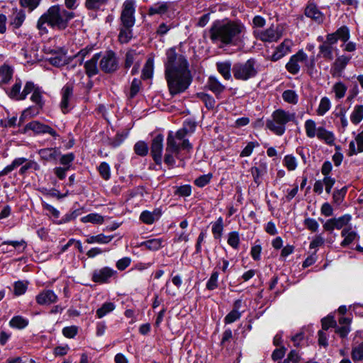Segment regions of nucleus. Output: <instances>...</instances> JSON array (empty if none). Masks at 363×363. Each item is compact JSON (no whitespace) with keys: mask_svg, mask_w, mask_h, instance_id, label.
Instances as JSON below:
<instances>
[{"mask_svg":"<svg viewBox=\"0 0 363 363\" xmlns=\"http://www.w3.org/2000/svg\"><path fill=\"white\" fill-rule=\"evenodd\" d=\"M218 272H214L211 275L206 284V288L209 290H213L218 286Z\"/></svg>","mask_w":363,"mask_h":363,"instance_id":"59","label":"nucleus"},{"mask_svg":"<svg viewBox=\"0 0 363 363\" xmlns=\"http://www.w3.org/2000/svg\"><path fill=\"white\" fill-rule=\"evenodd\" d=\"M169 5L166 2H159L155 4L148 9V15L153 16L155 14L162 15L167 12Z\"/></svg>","mask_w":363,"mask_h":363,"instance_id":"35","label":"nucleus"},{"mask_svg":"<svg viewBox=\"0 0 363 363\" xmlns=\"http://www.w3.org/2000/svg\"><path fill=\"white\" fill-rule=\"evenodd\" d=\"M257 72V63L254 59H249L242 63H236L233 67V76L238 80L247 81L256 77Z\"/></svg>","mask_w":363,"mask_h":363,"instance_id":"6","label":"nucleus"},{"mask_svg":"<svg viewBox=\"0 0 363 363\" xmlns=\"http://www.w3.org/2000/svg\"><path fill=\"white\" fill-rule=\"evenodd\" d=\"M82 222L101 224L104 223V217L98 213H90L81 218Z\"/></svg>","mask_w":363,"mask_h":363,"instance_id":"48","label":"nucleus"},{"mask_svg":"<svg viewBox=\"0 0 363 363\" xmlns=\"http://www.w3.org/2000/svg\"><path fill=\"white\" fill-rule=\"evenodd\" d=\"M293 42L289 39H285L277 48L272 55L273 61H277L291 52Z\"/></svg>","mask_w":363,"mask_h":363,"instance_id":"20","label":"nucleus"},{"mask_svg":"<svg viewBox=\"0 0 363 363\" xmlns=\"http://www.w3.org/2000/svg\"><path fill=\"white\" fill-rule=\"evenodd\" d=\"M363 152V130L358 133L354 140L350 141L349 144L348 155L352 156Z\"/></svg>","mask_w":363,"mask_h":363,"instance_id":"22","label":"nucleus"},{"mask_svg":"<svg viewBox=\"0 0 363 363\" xmlns=\"http://www.w3.org/2000/svg\"><path fill=\"white\" fill-rule=\"evenodd\" d=\"M154 72V60L152 57L147 60L143 69L142 77L143 79H150L152 77Z\"/></svg>","mask_w":363,"mask_h":363,"instance_id":"43","label":"nucleus"},{"mask_svg":"<svg viewBox=\"0 0 363 363\" xmlns=\"http://www.w3.org/2000/svg\"><path fill=\"white\" fill-rule=\"evenodd\" d=\"M113 238V235H105L102 233L89 236L86 239V242L89 244L99 243V244H107L110 242Z\"/></svg>","mask_w":363,"mask_h":363,"instance_id":"36","label":"nucleus"},{"mask_svg":"<svg viewBox=\"0 0 363 363\" xmlns=\"http://www.w3.org/2000/svg\"><path fill=\"white\" fill-rule=\"evenodd\" d=\"M283 164L289 171H294L298 166V161L294 155H287L284 157Z\"/></svg>","mask_w":363,"mask_h":363,"instance_id":"45","label":"nucleus"},{"mask_svg":"<svg viewBox=\"0 0 363 363\" xmlns=\"http://www.w3.org/2000/svg\"><path fill=\"white\" fill-rule=\"evenodd\" d=\"M13 69L9 65L4 64L0 67V86L8 84L13 77Z\"/></svg>","mask_w":363,"mask_h":363,"instance_id":"26","label":"nucleus"},{"mask_svg":"<svg viewBox=\"0 0 363 363\" xmlns=\"http://www.w3.org/2000/svg\"><path fill=\"white\" fill-rule=\"evenodd\" d=\"M116 308V305L112 302H105L102 306L96 311V315L98 318H102L107 314L113 311Z\"/></svg>","mask_w":363,"mask_h":363,"instance_id":"38","label":"nucleus"},{"mask_svg":"<svg viewBox=\"0 0 363 363\" xmlns=\"http://www.w3.org/2000/svg\"><path fill=\"white\" fill-rule=\"evenodd\" d=\"M164 240L162 238H152L140 243V247H144L150 251L159 250L164 246Z\"/></svg>","mask_w":363,"mask_h":363,"instance_id":"30","label":"nucleus"},{"mask_svg":"<svg viewBox=\"0 0 363 363\" xmlns=\"http://www.w3.org/2000/svg\"><path fill=\"white\" fill-rule=\"evenodd\" d=\"M31 84L30 82H27L23 90L22 89V82L19 78H16L15 80V83L12 85V86L6 90L7 95L13 100L16 101H23L26 99L28 96V91L30 90Z\"/></svg>","mask_w":363,"mask_h":363,"instance_id":"10","label":"nucleus"},{"mask_svg":"<svg viewBox=\"0 0 363 363\" xmlns=\"http://www.w3.org/2000/svg\"><path fill=\"white\" fill-rule=\"evenodd\" d=\"M331 108L330 100L326 97H323L319 103L318 107L316 110L317 115L320 116H324Z\"/></svg>","mask_w":363,"mask_h":363,"instance_id":"40","label":"nucleus"},{"mask_svg":"<svg viewBox=\"0 0 363 363\" xmlns=\"http://www.w3.org/2000/svg\"><path fill=\"white\" fill-rule=\"evenodd\" d=\"M228 244L234 249H237L240 244V237L238 232H230L228 236Z\"/></svg>","mask_w":363,"mask_h":363,"instance_id":"51","label":"nucleus"},{"mask_svg":"<svg viewBox=\"0 0 363 363\" xmlns=\"http://www.w3.org/2000/svg\"><path fill=\"white\" fill-rule=\"evenodd\" d=\"M73 95V86L71 84H65L61 90L62 99L60 102V108L63 113L69 111L70 101Z\"/></svg>","mask_w":363,"mask_h":363,"instance_id":"17","label":"nucleus"},{"mask_svg":"<svg viewBox=\"0 0 363 363\" xmlns=\"http://www.w3.org/2000/svg\"><path fill=\"white\" fill-rule=\"evenodd\" d=\"M352 357L354 361L363 359V343L352 349Z\"/></svg>","mask_w":363,"mask_h":363,"instance_id":"60","label":"nucleus"},{"mask_svg":"<svg viewBox=\"0 0 363 363\" xmlns=\"http://www.w3.org/2000/svg\"><path fill=\"white\" fill-rule=\"evenodd\" d=\"M28 325V320L20 315L13 317L9 321V325L11 328L17 329H23Z\"/></svg>","mask_w":363,"mask_h":363,"instance_id":"41","label":"nucleus"},{"mask_svg":"<svg viewBox=\"0 0 363 363\" xmlns=\"http://www.w3.org/2000/svg\"><path fill=\"white\" fill-rule=\"evenodd\" d=\"M282 98L284 101L291 104H296L298 102V95L293 90H286L282 94Z\"/></svg>","mask_w":363,"mask_h":363,"instance_id":"49","label":"nucleus"},{"mask_svg":"<svg viewBox=\"0 0 363 363\" xmlns=\"http://www.w3.org/2000/svg\"><path fill=\"white\" fill-rule=\"evenodd\" d=\"M164 62V75L171 95L184 92L192 82V75L186 58L174 48L167 50Z\"/></svg>","mask_w":363,"mask_h":363,"instance_id":"1","label":"nucleus"},{"mask_svg":"<svg viewBox=\"0 0 363 363\" xmlns=\"http://www.w3.org/2000/svg\"><path fill=\"white\" fill-rule=\"evenodd\" d=\"M196 128V123L191 121H186L184 122L183 127L179 130H183L184 134L186 136L191 135Z\"/></svg>","mask_w":363,"mask_h":363,"instance_id":"54","label":"nucleus"},{"mask_svg":"<svg viewBox=\"0 0 363 363\" xmlns=\"http://www.w3.org/2000/svg\"><path fill=\"white\" fill-rule=\"evenodd\" d=\"M40 1V0H20V4L23 7L33 11L39 5Z\"/></svg>","mask_w":363,"mask_h":363,"instance_id":"63","label":"nucleus"},{"mask_svg":"<svg viewBox=\"0 0 363 363\" xmlns=\"http://www.w3.org/2000/svg\"><path fill=\"white\" fill-rule=\"evenodd\" d=\"M30 90L28 91V95L31 94L30 100L35 104L38 108H41L43 106L44 101L43 96V91L41 88L35 85L33 82H30Z\"/></svg>","mask_w":363,"mask_h":363,"instance_id":"21","label":"nucleus"},{"mask_svg":"<svg viewBox=\"0 0 363 363\" xmlns=\"http://www.w3.org/2000/svg\"><path fill=\"white\" fill-rule=\"evenodd\" d=\"M100 55L95 54L91 60H88L85 63L84 67L86 69V73L89 77H93L98 74L99 68L97 64Z\"/></svg>","mask_w":363,"mask_h":363,"instance_id":"25","label":"nucleus"},{"mask_svg":"<svg viewBox=\"0 0 363 363\" xmlns=\"http://www.w3.org/2000/svg\"><path fill=\"white\" fill-rule=\"evenodd\" d=\"M240 318V313L237 310L234 309L231 311L225 318V323L230 324Z\"/></svg>","mask_w":363,"mask_h":363,"instance_id":"62","label":"nucleus"},{"mask_svg":"<svg viewBox=\"0 0 363 363\" xmlns=\"http://www.w3.org/2000/svg\"><path fill=\"white\" fill-rule=\"evenodd\" d=\"M133 26H128L121 24L120 32L118 35V40L121 43H128L133 38Z\"/></svg>","mask_w":363,"mask_h":363,"instance_id":"31","label":"nucleus"},{"mask_svg":"<svg viewBox=\"0 0 363 363\" xmlns=\"http://www.w3.org/2000/svg\"><path fill=\"white\" fill-rule=\"evenodd\" d=\"M116 273L113 269L105 267L100 269L95 270L92 274V281L96 283L104 284L109 281V279Z\"/></svg>","mask_w":363,"mask_h":363,"instance_id":"16","label":"nucleus"},{"mask_svg":"<svg viewBox=\"0 0 363 363\" xmlns=\"http://www.w3.org/2000/svg\"><path fill=\"white\" fill-rule=\"evenodd\" d=\"M27 247V243L24 240H6L0 244V251L3 253L18 254L23 252Z\"/></svg>","mask_w":363,"mask_h":363,"instance_id":"12","label":"nucleus"},{"mask_svg":"<svg viewBox=\"0 0 363 363\" xmlns=\"http://www.w3.org/2000/svg\"><path fill=\"white\" fill-rule=\"evenodd\" d=\"M351 122L354 125H358L363 120V105L356 104L354 106L353 109L350 116Z\"/></svg>","mask_w":363,"mask_h":363,"instance_id":"33","label":"nucleus"},{"mask_svg":"<svg viewBox=\"0 0 363 363\" xmlns=\"http://www.w3.org/2000/svg\"><path fill=\"white\" fill-rule=\"evenodd\" d=\"M316 136L319 140H323L330 145H333L335 140L334 134L322 126L318 128Z\"/></svg>","mask_w":363,"mask_h":363,"instance_id":"29","label":"nucleus"},{"mask_svg":"<svg viewBox=\"0 0 363 363\" xmlns=\"http://www.w3.org/2000/svg\"><path fill=\"white\" fill-rule=\"evenodd\" d=\"M216 67L218 72L226 80L231 79V64L230 62H218Z\"/></svg>","mask_w":363,"mask_h":363,"instance_id":"37","label":"nucleus"},{"mask_svg":"<svg viewBox=\"0 0 363 363\" xmlns=\"http://www.w3.org/2000/svg\"><path fill=\"white\" fill-rule=\"evenodd\" d=\"M26 127L27 129L31 130L37 134L48 133L55 138L59 136L57 133L50 126L41 123L38 121H33L28 123Z\"/></svg>","mask_w":363,"mask_h":363,"instance_id":"14","label":"nucleus"},{"mask_svg":"<svg viewBox=\"0 0 363 363\" xmlns=\"http://www.w3.org/2000/svg\"><path fill=\"white\" fill-rule=\"evenodd\" d=\"M223 230V221L221 217H219L212 225V233L216 239H220Z\"/></svg>","mask_w":363,"mask_h":363,"instance_id":"46","label":"nucleus"},{"mask_svg":"<svg viewBox=\"0 0 363 363\" xmlns=\"http://www.w3.org/2000/svg\"><path fill=\"white\" fill-rule=\"evenodd\" d=\"M307 58V55L303 50H299L291 57L289 61L286 65L287 71L292 74H297L300 71L302 63H305L308 67L313 68L315 65L314 61L312 60L308 63Z\"/></svg>","mask_w":363,"mask_h":363,"instance_id":"8","label":"nucleus"},{"mask_svg":"<svg viewBox=\"0 0 363 363\" xmlns=\"http://www.w3.org/2000/svg\"><path fill=\"white\" fill-rule=\"evenodd\" d=\"M320 55L328 60H332L333 59V47L328 43H323L319 46Z\"/></svg>","mask_w":363,"mask_h":363,"instance_id":"44","label":"nucleus"},{"mask_svg":"<svg viewBox=\"0 0 363 363\" xmlns=\"http://www.w3.org/2000/svg\"><path fill=\"white\" fill-rule=\"evenodd\" d=\"M118 67L116 58L113 52H107L100 60V69L106 73L116 70Z\"/></svg>","mask_w":363,"mask_h":363,"instance_id":"13","label":"nucleus"},{"mask_svg":"<svg viewBox=\"0 0 363 363\" xmlns=\"http://www.w3.org/2000/svg\"><path fill=\"white\" fill-rule=\"evenodd\" d=\"M351 220V215L345 214L338 218H332L326 220L323 224V228L325 231L332 233L335 229L340 230L347 226Z\"/></svg>","mask_w":363,"mask_h":363,"instance_id":"11","label":"nucleus"},{"mask_svg":"<svg viewBox=\"0 0 363 363\" xmlns=\"http://www.w3.org/2000/svg\"><path fill=\"white\" fill-rule=\"evenodd\" d=\"M38 154L42 160L49 162L56 160L60 155V152L56 148H43L38 151Z\"/></svg>","mask_w":363,"mask_h":363,"instance_id":"27","label":"nucleus"},{"mask_svg":"<svg viewBox=\"0 0 363 363\" xmlns=\"http://www.w3.org/2000/svg\"><path fill=\"white\" fill-rule=\"evenodd\" d=\"M341 236L344 240L341 242L342 247H346L359 238L357 233L352 230V228H344L341 232Z\"/></svg>","mask_w":363,"mask_h":363,"instance_id":"28","label":"nucleus"},{"mask_svg":"<svg viewBox=\"0 0 363 363\" xmlns=\"http://www.w3.org/2000/svg\"><path fill=\"white\" fill-rule=\"evenodd\" d=\"M347 90V86L342 82H336L332 87V91L335 94V99L339 100L345 97Z\"/></svg>","mask_w":363,"mask_h":363,"instance_id":"39","label":"nucleus"},{"mask_svg":"<svg viewBox=\"0 0 363 363\" xmlns=\"http://www.w3.org/2000/svg\"><path fill=\"white\" fill-rule=\"evenodd\" d=\"M305 14L307 17L315 20L318 23H322L324 20L323 14L318 10L316 5L313 4H309L306 6Z\"/></svg>","mask_w":363,"mask_h":363,"instance_id":"24","label":"nucleus"},{"mask_svg":"<svg viewBox=\"0 0 363 363\" xmlns=\"http://www.w3.org/2000/svg\"><path fill=\"white\" fill-rule=\"evenodd\" d=\"M78 333V327L75 325H71L65 327L62 329V334L67 338H73Z\"/></svg>","mask_w":363,"mask_h":363,"instance_id":"57","label":"nucleus"},{"mask_svg":"<svg viewBox=\"0 0 363 363\" xmlns=\"http://www.w3.org/2000/svg\"><path fill=\"white\" fill-rule=\"evenodd\" d=\"M99 172L101 176L106 180H108L111 177V169L109 165L106 162H102L99 166Z\"/></svg>","mask_w":363,"mask_h":363,"instance_id":"56","label":"nucleus"},{"mask_svg":"<svg viewBox=\"0 0 363 363\" xmlns=\"http://www.w3.org/2000/svg\"><path fill=\"white\" fill-rule=\"evenodd\" d=\"M259 144L256 141L249 142L240 152V157H245L250 156L254 149L259 147Z\"/></svg>","mask_w":363,"mask_h":363,"instance_id":"52","label":"nucleus"},{"mask_svg":"<svg viewBox=\"0 0 363 363\" xmlns=\"http://www.w3.org/2000/svg\"><path fill=\"white\" fill-rule=\"evenodd\" d=\"M44 15L48 21V25L59 30L66 28L68 21L74 16L73 12L68 11L59 5L51 6Z\"/></svg>","mask_w":363,"mask_h":363,"instance_id":"5","label":"nucleus"},{"mask_svg":"<svg viewBox=\"0 0 363 363\" xmlns=\"http://www.w3.org/2000/svg\"><path fill=\"white\" fill-rule=\"evenodd\" d=\"M163 135L159 134L156 135L151 144V154L155 162L160 164L162 162V154L163 151Z\"/></svg>","mask_w":363,"mask_h":363,"instance_id":"15","label":"nucleus"},{"mask_svg":"<svg viewBox=\"0 0 363 363\" xmlns=\"http://www.w3.org/2000/svg\"><path fill=\"white\" fill-rule=\"evenodd\" d=\"M136 0H125L121 6L120 20L121 24L134 26L135 23Z\"/></svg>","mask_w":363,"mask_h":363,"instance_id":"9","label":"nucleus"},{"mask_svg":"<svg viewBox=\"0 0 363 363\" xmlns=\"http://www.w3.org/2000/svg\"><path fill=\"white\" fill-rule=\"evenodd\" d=\"M338 40L346 43L350 37V30L347 26H341L335 31Z\"/></svg>","mask_w":363,"mask_h":363,"instance_id":"50","label":"nucleus"},{"mask_svg":"<svg viewBox=\"0 0 363 363\" xmlns=\"http://www.w3.org/2000/svg\"><path fill=\"white\" fill-rule=\"evenodd\" d=\"M136 154L141 156H145L147 154L148 147L147 145L143 141L138 142L134 147Z\"/></svg>","mask_w":363,"mask_h":363,"instance_id":"55","label":"nucleus"},{"mask_svg":"<svg viewBox=\"0 0 363 363\" xmlns=\"http://www.w3.org/2000/svg\"><path fill=\"white\" fill-rule=\"evenodd\" d=\"M108 0H85V6L89 10L96 11L108 3Z\"/></svg>","mask_w":363,"mask_h":363,"instance_id":"47","label":"nucleus"},{"mask_svg":"<svg viewBox=\"0 0 363 363\" xmlns=\"http://www.w3.org/2000/svg\"><path fill=\"white\" fill-rule=\"evenodd\" d=\"M306 228L312 232H316L319 228V224L316 220L311 218H306L303 221Z\"/></svg>","mask_w":363,"mask_h":363,"instance_id":"58","label":"nucleus"},{"mask_svg":"<svg viewBox=\"0 0 363 363\" xmlns=\"http://www.w3.org/2000/svg\"><path fill=\"white\" fill-rule=\"evenodd\" d=\"M304 128L307 137L313 138L317 135V129L315 122L312 119H308L305 121Z\"/></svg>","mask_w":363,"mask_h":363,"instance_id":"42","label":"nucleus"},{"mask_svg":"<svg viewBox=\"0 0 363 363\" xmlns=\"http://www.w3.org/2000/svg\"><path fill=\"white\" fill-rule=\"evenodd\" d=\"M26 19V13L23 10L16 9L11 17V26L19 28Z\"/></svg>","mask_w":363,"mask_h":363,"instance_id":"32","label":"nucleus"},{"mask_svg":"<svg viewBox=\"0 0 363 363\" xmlns=\"http://www.w3.org/2000/svg\"><path fill=\"white\" fill-rule=\"evenodd\" d=\"M351 60V57L342 55L337 57L332 65L330 73L333 77H341L347 65Z\"/></svg>","mask_w":363,"mask_h":363,"instance_id":"18","label":"nucleus"},{"mask_svg":"<svg viewBox=\"0 0 363 363\" xmlns=\"http://www.w3.org/2000/svg\"><path fill=\"white\" fill-rule=\"evenodd\" d=\"M245 26L238 21L216 22L210 29V38L222 45H237L244 38Z\"/></svg>","mask_w":363,"mask_h":363,"instance_id":"2","label":"nucleus"},{"mask_svg":"<svg viewBox=\"0 0 363 363\" xmlns=\"http://www.w3.org/2000/svg\"><path fill=\"white\" fill-rule=\"evenodd\" d=\"M346 192V187L335 190L333 195V202L337 205L340 204L345 196Z\"/></svg>","mask_w":363,"mask_h":363,"instance_id":"53","label":"nucleus"},{"mask_svg":"<svg viewBox=\"0 0 363 363\" xmlns=\"http://www.w3.org/2000/svg\"><path fill=\"white\" fill-rule=\"evenodd\" d=\"M51 65L55 67H61L67 64V59L65 55H57L49 59Z\"/></svg>","mask_w":363,"mask_h":363,"instance_id":"61","label":"nucleus"},{"mask_svg":"<svg viewBox=\"0 0 363 363\" xmlns=\"http://www.w3.org/2000/svg\"><path fill=\"white\" fill-rule=\"evenodd\" d=\"M36 302L41 306H48L55 303L58 297L52 290H43L36 296Z\"/></svg>","mask_w":363,"mask_h":363,"instance_id":"19","label":"nucleus"},{"mask_svg":"<svg viewBox=\"0 0 363 363\" xmlns=\"http://www.w3.org/2000/svg\"><path fill=\"white\" fill-rule=\"evenodd\" d=\"M284 33V27L281 25H272L265 30L256 29L254 30V35L256 38L267 43L276 42L279 40Z\"/></svg>","mask_w":363,"mask_h":363,"instance_id":"7","label":"nucleus"},{"mask_svg":"<svg viewBox=\"0 0 363 363\" xmlns=\"http://www.w3.org/2000/svg\"><path fill=\"white\" fill-rule=\"evenodd\" d=\"M207 85L208 89L216 95L221 94L225 89V86L216 77L213 76L208 78Z\"/></svg>","mask_w":363,"mask_h":363,"instance_id":"34","label":"nucleus"},{"mask_svg":"<svg viewBox=\"0 0 363 363\" xmlns=\"http://www.w3.org/2000/svg\"><path fill=\"white\" fill-rule=\"evenodd\" d=\"M192 148L191 144L184 134L183 130L176 132L169 131L167 138L166 152L164 155V162L170 166L175 164L174 156L179 155L181 150H190Z\"/></svg>","mask_w":363,"mask_h":363,"instance_id":"3","label":"nucleus"},{"mask_svg":"<svg viewBox=\"0 0 363 363\" xmlns=\"http://www.w3.org/2000/svg\"><path fill=\"white\" fill-rule=\"evenodd\" d=\"M138 57V54L135 51H133V50L128 51L125 55V67L129 68L133 64L134 61L136 60V58Z\"/></svg>","mask_w":363,"mask_h":363,"instance_id":"64","label":"nucleus"},{"mask_svg":"<svg viewBox=\"0 0 363 363\" xmlns=\"http://www.w3.org/2000/svg\"><path fill=\"white\" fill-rule=\"evenodd\" d=\"M296 117L294 112L278 108L273 111L271 118L266 122L267 128L277 135H282L286 130V125L296 123Z\"/></svg>","mask_w":363,"mask_h":363,"instance_id":"4","label":"nucleus"},{"mask_svg":"<svg viewBox=\"0 0 363 363\" xmlns=\"http://www.w3.org/2000/svg\"><path fill=\"white\" fill-rule=\"evenodd\" d=\"M162 215L161 210L157 208L153 211H144L140 216V219L145 224L151 225L157 220Z\"/></svg>","mask_w":363,"mask_h":363,"instance_id":"23","label":"nucleus"}]
</instances>
